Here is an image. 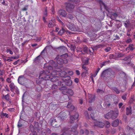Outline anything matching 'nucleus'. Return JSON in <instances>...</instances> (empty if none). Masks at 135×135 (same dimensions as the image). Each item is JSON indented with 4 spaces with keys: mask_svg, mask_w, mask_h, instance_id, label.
Instances as JSON below:
<instances>
[{
    "mask_svg": "<svg viewBox=\"0 0 135 135\" xmlns=\"http://www.w3.org/2000/svg\"><path fill=\"white\" fill-rule=\"evenodd\" d=\"M49 73L50 72L47 70L41 71L39 77V81H42L43 80H45V78L47 76L49 75Z\"/></svg>",
    "mask_w": 135,
    "mask_h": 135,
    "instance_id": "f257e3e1",
    "label": "nucleus"
},
{
    "mask_svg": "<svg viewBox=\"0 0 135 135\" xmlns=\"http://www.w3.org/2000/svg\"><path fill=\"white\" fill-rule=\"evenodd\" d=\"M65 5L66 10L68 12L71 13L73 12L75 7V6L73 4L69 3H66Z\"/></svg>",
    "mask_w": 135,
    "mask_h": 135,
    "instance_id": "f03ea898",
    "label": "nucleus"
},
{
    "mask_svg": "<svg viewBox=\"0 0 135 135\" xmlns=\"http://www.w3.org/2000/svg\"><path fill=\"white\" fill-rule=\"evenodd\" d=\"M67 27L69 30L72 31H77L79 30L78 27L72 23H69L67 25Z\"/></svg>",
    "mask_w": 135,
    "mask_h": 135,
    "instance_id": "7ed1b4c3",
    "label": "nucleus"
},
{
    "mask_svg": "<svg viewBox=\"0 0 135 135\" xmlns=\"http://www.w3.org/2000/svg\"><path fill=\"white\" fill-rule=\"evenodd\" d=\"M66 73L65 71H62L61 72H59V75L62 77L63 78V80H69L70 77L69 76H66Z\"/></svg>",
    "mask_w": 135,
    "mask_h": 135,
    "instance_id": "20e7f679",
    "label": "nucleus"
},
{
    "mask_svg": "<svg viewBox=\"0 0 135 135\" xmlns=\"http://www.w3.org/2000/svg\"><path fill=\"white\" fill-rule=\"evenodd\" d=\"M45 80H51V81L53 82H55L59 79V77L57 76H53L50 75H47L45 78Z\"/></svg>",
    "mask_w": 135,
    "mask_h": 135,
    "instance_id": "39448f33",
    "label": "nucleus"
},
{
    "mask_svg": "<svg viewBox=\"0 0 135 135\" xmlns=\"http://www.w3.org/2000/svg\"><path fill=\"white\" fill-rule=\"evenodd\" d=\"M58 14L59 15L64 17H66L67 14L66 11L62 9L59 10L58 12Z\"/></svg>",
    "mask_w": 135,
    "mask_h": 135,
    "instance_id": "423d86ee",
    "label": "nucleus"
},
{
    "mask_svg": "<svg viewBox=\"0 0 135 135\" xmlns=\"http://www.w3.org/2000/svg\"><path fill=\"white\" fill-rule=\"evenodd\" d=\"M26 80V79L23 76H21L18 77V81L19 84L22 85H24Z\"/></svg>",
    "mask_w": 135,
    "mask_h": 135,
    "instance_id": "0eeeda50",
    "label": "nucleus"
},
{
    "mask_svg": "<svg viewBox=\"0 0 135 135\" xmlns=\"http://www.w3.org/2000/svg\"><path fill=\"white\" fill-rule=\"evenodd\" d=\"M94 126H97L101 128H103L104 125V123L98 121H96L94 122Z\"/></svg>",
    "mask_w": 135,
    "mask_h": 135,
    "instance_id": "6e6552de",
    "label": "nucleus"
},
{
    "mask_svg": "<svg viewBox=\"0 0 135 135\" xmlns=\"http://www.w3.org/2000/svg\"><path fill=\"white\" fill-rule=\"evenodd\" d=\"M110 72L108 70H106L104 71L102 73L101 76L102 77H109V75Z\"/></svg>",
    "mask_w": 135,
    "mask_h": 135,
    "instance_id": "1a4fd4ad",
    "label": "nucleus"
},
{
    "mask_svg": "<svg viewBox=\"0 0 135 135\" xmlns=\"http://www.w3.org/2000/svg\"><path fill=\"white\" fill-rule=\"evenodd\" d=\"M79 116V114L78 113H76L74 115L71 116L70 118V123H73L74 120L77 119Z\"/></svg>",
    "mask_w": 135,
    "mask_h": 135,
    "instance_id": "9d476101",
    "label": "nucleus"
},
{
    "mask_svg": "<svg viewBox=\"0 0 135 135\" xmlns=\"http://www.w3.org/2000/svg\"><path fill=\"white\" fill-rule=\"evenodd\" d=\"M68 80L66 81H64L62 83V85H65V86L66 85L68 86H71L72 84V81L70 80Z\"/></svg>",
    "mask_w": 135,
    "mask_h": 135,
    "instance_id": "9b49d317",
    "label": "nucleus"
},
{
    "mask_svg": "<svg viewBox=\"0 0 135 135\" xmlns=\"http://www.w3.org/2000/svg\"><path fill=\"white\" fill-rule=\"evenodd\" d=\"M88 97L89 99V103H91L95 100V97L94 96L89 94H88Z\"/></svg>",
    "mask_w": 135,
    "mask_h": 135,
    "instance_id": "f8f14e48",
    "label": "nucleus"
},
{
    "mask_svg": "<svg viewBox=\"0 0 135 135\" xmlns=\"http://www.w3.org/2000/svg\"><path fill=\"white\" fill-rule=\"evenodd\" d=\"M59 90H62V92L64 94H68V89L64 87L60 88H59Z\"/></svg>",
    "mask_w": 135,
    "mask_h": 135,
    "instance_id": "ddd939ff",
    "label": "nucleus"
},
{
    "mask_svg": "<svg viewBox=\"0 0 135 135\" xmlns=\"http://www.w3.org/2000/svg\"><path fill=\"white\" fill-rule=\"evenodd\" d=\"M113 110L110 111L109 112L105 114L104 115L105 118L107 119H109L112 118Z\"/></svg>",
    "mask_w": 135,
    "mask_h": 135,
    "instance_id": "4468645a",
    "label": "nucleus"
},
{
    "mask_svg": "<svg viewBox=\"0 0 135 135\" xmlns=\"http://www.w3.org/2000/svg\"><path fill=\"white\" fill-rule=\"evenodd\" d=\"M113 113L112 116V119H115L118 116V113L117 112L114 111H113Z\"/></svg>",
    "mask_w": 135,
    "mask_h": 135,
    "instance_id": "2eb2a0df",
    "label": "nucleus"
},
{
    "mask_svg": "<svg viewBox=\"0 0 135 135\" xmlns=\"http://www.w3.org/2000/svg\"><path fill=\"white\" fill-rule=\"evenodd\" d=\"M59 117L61 119V120H62L65 118V117L66 116V113L64 112H61L59 114Z\"/></svg>",
    "mask_w": 135,
    "mask_h": 135,
    "instance_id": "dca6fc26",
    "label": "nucleus"
},
{
    "mask_svg": "<svg viewBox=\"0 0 135 135\" xmlns=\"http://www.w3.org/2000/svg\"><path fill=\"white\" fill-rule=\"evenodd\" d=\"M67 108H69L70 109V110L71 111H72L74 109V107L71 104V103L70 102H69L68 103V105L66 107Z\"/></svg>",
    "mask_w": 135,
    "mask_h": 135,
    "instance_id": "f3484780",
    "label": "nucleus"
},
{
    "mask_svg": "<svg viewBox=\"0 0 135 135\" xmlns=\"http://www.w3.org/2000/svg\"><path fill=\"white\" fill-rule=\"evenodd\" d=\"M51 63H52V66L50 65L48 67L49 70H51L53 69L52 66H54V65L55 64V63L53 60L49 62V64Z\"/></svg>",
    "mask_w": 135,
    "mask_h": 135,
    "instance_id": "a211bd4d",
    "label": "nucleus"
},
{
    "mask_svg": "<svg viewBox=\"0 0 135 135\" xmlns=\"http://www.w3.org/2000/svg\"><path fill=\"white\" fill-rule=\"evenodd\" d=\"M119 123V120L118 119H116L114 120L112 123V125L114 127L117 126Z\"/></svg>",
    "mask_w": 135,
    "mask_h": 135,
    "instance_id": "6ab92c4d",
    "label": "nucleus"
},
{
    "mask_svg": "<svg viewBox=\"0 0 135 135\" xmlns=\"http://www.w3.org/2000/svg\"><path fill=\"white\" fill-rule=\"evenodd\" d=\"M9 86L11 89V90L12 91H13L15 89H16L17 87L15 85L14 83H11L9 85Z\"/></svg>",
    "mask_w": 135,
    "mask_h": 135,
    "instance_id": "aec40b11",
    "label": "nucleus"
},
{
    "mask_svg": "<svg viewBox=\"0 0 135 135\" xmlns=\"http://www.w3.org/2000/svg\"><path fill=\"white\" fill-rule=\"evenodd\" d=\"M126 114L127 115L132 114L131 108L130 107L126 108Z\"/></svg>",
    "mask_w": 135,
    "mask_h": 135,
    "instance_id": "412c9836",
    "label": "nucleus"
},
{
    "mask_svg": "<svg viewBox=\"0 0 135 135\" xmlns=\"http://www.w3.org/2000/svg\"><path fill=\"white\" fill-rule=\"evenodd\" d=\"M118 15L115 13H112L110 16V18L113 19L114 20L117 17Z\"/></svg>",
    "mask_w": 135,
    "mask_h": 135,
    "instance_id": "4be33fe9",
    "label": "nucleus"
},
{
    "mask_svg": "<svg viewBox=\"0 0 135 135\" xmlns=\"http://www.w3.org/2000/svg\"><path fill=\"white\" fill-rule=\"evenodd\" d=\"M134 48L133 47V45L132 44H130L126 48V50H127L129 49L131 50H134Z\"/></svg>",
    "mask_w": 135,
    "mask_h": 135,
    "instance_id": "5701e85b",
    "label": "nucleus"
},
{
    "mask_svg": "<svg viewBox=\"0 0 135 135\" xmlns=\"http://www.w3.org/2000/svg\"><path fill=\"white\" fill-rule=\"evenodd\" d=\"M58 74L59 72L58 71H54L52 72L51 73V75H49L51 76L52 77L56 76V75H57Z\"/></svg>",
    "mask_w": 135,
    "mask_h": 135,
    "instance_id": "b1692460",
    "label": "nucleus"
},
{
    "mask_svg": "<svg viewBox=\"0 0 135 135\" xmlns=\"http://www.w3.org/2000/svg\"><path fill=\"white\" fill-rule=\"evenodd\" d=\"M69 131H67L65 132H64L63 134H61V135H69L70 134H69V133L70 132ZM52 135H58L57 134L55 133H53L52 134Z\"/></svg>",
    "mask_w": 135,
    "mask_h": 135,
    "instance_id": "393cba45",
    "label": "nucleus"
},
{
    "mask_svg": "<svg viewBox=\"0 0 135 135\" xmlns=\"http://www.w3.org/2000/svg\"><path fill=\"white\" fill-rule=\"evenodd\" d=\"M74 94V92L73 90H72L71 89H68V94L72 96Z\"/></svg>",
    "mask_w": 135,
    "mask_h": 135,
    "instance_id": "a878e982",
    "label": "nucleus"
},
{
    "mask_svg": "<svg viewBox=\"0 0 135 135\" xmlns=\"http://www.w3.org/2000/svg\"><path fill=\"white\" fill-rule=\"evenodd\" d=\"M57 63L60 64H62L64 63V60L61 58L58 59L57 61Z\"/></svg>",
    "mask_w": 135,
    "mask_h": 135,
    "instance_id": "bb28decb",
    "label": "nucleus"
},
{
    "mask_svg": "<svg viewBox=\"0 0 135 135\" xmlns=\"http://www.w3.org/2000/svg\"><path fill=\"white\" fill-rule=\"evenodd\" d=\"M82 68L85 71V72L87 73V71L89 70V69L84 64H82Z\"/></svg>",
    "mask_w": 135,
    "mask_h": 135,
    "instance_id": "cd10ccee",
    "label": "nucleus"
},
{
    "mask_svg": "<svg viewBox=\"0 0 135 135\" xmlns=\"http://www.w3.org/2000/svg\"><path fill=\"white\" fill-rule=\"evenodd\" d=\"M130 22L128 20L126 21L124 23V25L126 27H129L130 25Z\"/></svg>",
    "mask_w": 135,
    "mask_h": 135,
    "instance_id": "c85d7f7f",
    "label": "nucleus"
},
{
    "mask_svg": "<svg viewBox=\"0 0 135 135\" xmlns=\"http://www.w3.org/2000/svg\"><path fill=\"white\" fill-rule=\"evenodd\" d=\"M65 32V30L63 28L62 29L60 30L58 32V34L60 35H61Z\"/></svg>",
    "mask_w": 135,
    "mask_h": 135,
    "instance_id": "c756f323",
    "label": "nucleus"
},
{
    "mask_svg": "<svg viewBox=\"0 0 135 135\" xmlns=\"http://www.w3.org/2000/svg\"><path fill=\"white\" fill-rule=\"evenodd\" d=\"M47 7H46L44 8V16L45 17H46L47 16Z\"/></svg>",
    "mask_w": 135,
    "mask_h": 135,
    "instance_id": "7c9ffc66",
    "label": "nucleus"
},
{
    "mask_svg": "<svg viewBox=\"0 0 135 135\" xmlns=\"http://www.w3.org/2000/svg\"><path fill=\"white\" fill-rule=\"evenodd\" d=\"M66 17L72 20L74 18V17L71 14H68V15L67 14V17Z\"/></svg>",
    "mask_w": 135,
    "mask_h": 135,
    "instance_id": "2f4dec72",
    "label": "nucleus"
},
{
    "mask_svg": "<svg viewBox=\"0 0 135 135\" xmlns=\"http://www.w3.org/2000/svg\"><path fill=\"white\" fill-rule=\"evenodd\" d=\"M64 81H61L60 80L58 81V85L59 86H62L63 87H65V85H62V83L64 82Z\"/></svg>",
    "mask_w": 135,
    "mask_h": 135,
    "instance_id": "473e14b6",
    "label": "nucleus"
},
{
    "mask_svg": "<svg viewBox=\"0 0 135 135\" xmlns=\"http://www.w3.org/2000/svg\"><path fill=\"white\" fill-rule=\"evenodd\" d=\"M110 123L108 121H107L105 122V127L107 128H109L110 127Z\"/></svg>",
    "mask_w": 135,
    "mask_h": 135,
    "instance_id": "72a5a7b5",
    "label": "nucleus"
},
{
    "mask_svg": "<svg viewBox=\"0 0 135 135\" xmlns=\"http://www.w3.org/2000/svg\"><path fill=\"white\" fill-rule=\"evenodd\" d=\"M97 92L99 94H102L104 93V92L103 90H101L99 89H97Z\"/></svg>",
    "mask_w": 135,
    "mask_h": 135,
    "instance_id": "f704fd0d",
    "label": "nucleus"
},
{
    "mask_svg": "<svg viewBox=\"0 0 135 135\" xmlns=\"http://www.w3.org/2000/svg\"><path fill=\"white\" fill-rule=\"evenodd\" d=\"M58 88V86L57 85L55 84H54L52 85L51 88V89L52 90L54 89H56Z\"/></svg>",
    "mask_w": 135,
    "mask_h": 135,
    "instance_id": "c9c22d12",
    "label": "nucleus"
},
{
    "mask_svg": "<svg viewBox=\"0 0 135 135\" xmlns=\"http://www.w3.org/2000/svg\"><path fill=\"white\" fill-rule=\"evenodd\" d=\"M124 60L126 61H128V62H129L130 61V57L129 56H128L125 57L124 59Z\"/></svg>",
    "mask_w": 135,
    "mask_h": 135,
    "instance_id": "e433bc0d",
    "label": "nucleus"
},
{
    "mask_svg": "<svg viewBox=\"0 0 135 135\" xmlns=\"http://www.w3.org/2000/svg\"><path fill=\"white\" fill-rule=\"evenodd\" d=\"M113 90L117 94H119L120 93L119 91L117 89V88L114 87L113 88Z\"/></svg>",
    "mask_w": 135,
    "mask_h": 135,
    "instance_id": "4c0bfd02",
    "label": "nucleus"
},
{
    "mask_svg": "<svg viewBox=\"0 0 135 135\" xmlns=\"http://www.w3.org/2000/svg\"><path fill=\"white\" fill-rule=\"evenodd\" d=\"M52 21H51L49 22L48 24V27H51L54 26V25L52 23Z\"/></svg>",
    "mask_w": 135,
    "mask_h": 135,
    "instance_id": "58836bf2",
    "label": "nucleus"
},
{
    "mask_svg": "<svg viewBox=\"0 0 135 135\" xmlns=\"http://www.w3.org/2000/svg\"><path fill=\"white\" fill-rule=\"evenodd\" d=\"M4 99L7 100H9V95L8 94H7V95L4 96Z\"/></svg>",
    "mask_w": 135,
    "mask_h": 135,
    "instance_id": "ea45409f",
    "label": "nucleus"
},
{
    "mask_svg": "<svg viewBox=\"0 0 135 135\" xmlns=\"http://www.w3.org/2000/svg\"><path fill=\"white\" fill-rule=\"evenodd\" d=\"M1 116L2 117H5L6 118H8V115L6 113H2L1 114Z\"/></svg>",
    "mask_w": 135,
    "mask_h": 135,
    "instance_id": "a19ab883",
    "label": "nucleus"
},
{
    "mask_svg": "<svg viewBox=\"0 0 135 135\" xmlns=\"http://www.w3.org/2000/svg\"><path fill=\"white\" fill-rule=\"evenodd\" d=\"M99 2L101 6H103L104 8H105V5L102 1L100 0Z\"/></svg>",
    "mask_w": 135,
    "mask_h": 135,
    "instance_id": "79ce46f5",
    "label": "nucleus"
},
{
    "mask_svg": "<svg viewBox=\"0 0 135 135\" xmlns=\"http://www.w3.org/2000/svg\"><path fill=\"white\" fill-rule=\"evenodd\" d=\"M84 114L86 116V118H89V114L88 113V112L87 111H86L85 113Z\"/></svg>",
    "mask_w": 135,
    "mask_h": 135,
    "instance_id": "37998d69",
    "label": "nucleus"
},
{
    "mask_svg": "<svg viewBox=\"0 0 135 135\" xmlns=\"http://www.w3.org/2000/svg\"><path fill=\"white\" fill-rule=\"evenodd\" d=\"M40 56H37L36 58L35 59V61L36 62H38L40 60Z\"/></svg>",
    "mask_w": 135,
    "mask_h": 135,
    "instance_id": "c03bdc74",
    "label": "nucleus"
},
{
    "mask_svg": "<svg viewBox=\"0 0 135 135\" xmlns=\"http://www.w3.org/2000/svg\"><path fill=\"white\" fill-rule=\"evenodd\" d=\"M6 52L7 53H9L11 54H13V52L9 49H7Z\"/></svg>",
    "mask_w": 135,
    "mask_h": 135,
    "instance_id": "a18cd8bd",
    "label": "nucleus"
},
{
    "mask_svg": "<svg viewBox=\"0 0 135 135\" xmlns=\"http://www.w3.org/2000/svg\"><path fill=\"white\" fill-rule=\"evenodd\" d=\"M30 128L32 132H33L34 131V129L32 125H30Z\"/></svg>",
    "mask_w": 135,
    "mask_h": 135,
    "instance_id": "49530a36",
    "label": "nucleus"
},
{
    "mask_svg": "<svg viewBox=\"0 0 135 135\" xmlns=\"http://www.w3.org/2000/svg\"><path fill=\"white\" fill-rule=\"evenodd\" d=\"M132 40L130 38L127 39L126 41V42L127 43H129L132 42Z\"/></svg>",
    "mask_w": 135,
    "mask_h": 135,
    "instance_id": "de8ad7c7",
    "label": "nucleus"
},
{
    "mask_svg": "<svg viewBox=\"0 0 135 135\" xmlns=\"http://www.w3.org/2000/svg\"><path fill=\"white\" fill-rule=\"evenodd\" d=\"M127 96V94H124L123 96H122V98L124 100H125L126 99V97Z\"/></svg>",
    "mask_w": 135,
    "mask_h": 135,
    "instance_id": "09e8293b",
    "label": "nucleus"
},
{
    "mask_svg": "<svg viewBox=\"0 0 135 135\" xmlns=\"http://www.w3.org/2000/svg\"><path fill=\"white\" fill-rule=\"evenodd\" d=\"M87 73L86 72H83L81 74L82 76L84 77H85L86 76V74Z\"/></svg>",
    "mask_w": 135,
    "mask_h": 135,
    "instance_id": "8fccbe9b",
    "label": "nucleus"
},
{
    "mask_svg": "<svg viewBox=\"0 0 135 135\" xmlns=\"http://www.w3.org/2000/svg\"><path fill=\"white\" fill-rule=\"evenodd\" d=\"M27 8L28 6H25L23 8L22 10L23 11H26L27 10Z\"/></svg>",
    "mask_w": 135,
    "mask_h": 135,
    "instance_id": "3c124183",
    "label": "nucleus"
},
{
    "mask_svg": "<svg viewBox=\"0 0 135 135\" xmlns=\"http://www.w3.org/2000/svg\"><path fill=\"white\" fill-rule=\"evenodd\" d=\"M90 116L91 118L93 120H95V119L94 118V113H92L90 114Z\"/></svg>",
    "mask_w": 135,
    "mask_h": 135,
    "instance_id": "603ef678",
    "label": "nucleus"
},
{
    "mask_svg": "<svg viewBox=\"0 0 135 135\" xmlns=\"http://www.w3.org/2000/svg\"><path fill=\"white\" fill-rule=\"evenodd\" d=\"M110 47H108L105 49V50L107 52L109 51L110 50Z\"/></svg>",
    "mask_w": 135,
    "mask_h": 135,
    "instance_id": "864d4df0",
    "label": "nucleus"
},
{
    "mask_svg": "<svg viewBox=\"0 0 135 135\" xmlns=\"http://www.w3.org/2000/svg\"><path fill=\"white\" fill-rule=\"evenodd\" d=\"M51 14H54V9L53 7H52L51 9Z\"/></svg>",
    "mask_w": 135,
    "mask_h": 135,
    "instance_id": "5fc2aeb1",
    "label": "nucleus"
},
{
    "mask_svg": "<svg viewBox=\"0 0 135 135\" xmlns=\"http://www.w3.org/2000/svg\"><path fill=\"white\" fill-rule=\"evenodd\" d=\"M109 58L110 59L114 58L115 57L113 54H111L109 56Z\"/></svg>",
    "mask_w": 135,
    "mask_h": 135,
    "instance_id": "6e6d98bb",
    "label": "nucleus"
},
{
    "mask_svg": "<svg viewBox=\"0 0 135 135\" xmlns=\"http://www.w3.org/2000/svg\"><path fill=\"white\" fill-rule=\"evenodd\" d=\"M98 48V47L97 46L93 47V51L94 52V51L97 50V49Z\"/></svg>",
    "mask_w": 135,
    "mask_h": 135,
    "instance_id": "4d7b16f0",
    "label": "nucleus"
},
{
    "mask_svg": "<svg viewBox=\"0 0 135 135\" xmlns=\"http://www.w3.org/2000/svg\"><path fill=\"white\" fill-rule=\"evenodd\" d=\"M3 70H0V76L3 75Z\"/></svg>",
    "mask_w": 135,
    "mask_h": 135,
    "instance_id": "13d9d810",
    "label": "nucleus"
},
{
    "mask_svg": "<svg viewBox=\"0 0 135 135\" xmlns=\"http://www.w3.org/2000/svg\"><path fill=\"white\" fill-rule=\"evenodd\" d=\"M74 81L76 83H78L79 82V80L78 78H76L74 80Z\"/></svg>",
    "mask_w": 135,
    "mask_h": 135,
    "instance_id": "bf43d9fd",
    "label": "nucleus"
},
{
    "mask_svg": "<svg viewBox=\"0 0 135 135\" xmlns=\"http://www.w3.org/2000/svg\"><path fill=\"white\" fill-rule=\"evenodd\" d=\"M11 79L9 78H8L7 79V81L8 83H10L11 82Z\"/></svg>",
    "mask_w": 135,
    "mask_h": 135,
    "instance_id": "052dcab7",
    "label": "nucleus"
},
{
    "mask_svg": "<svg viewBox=\"0 0 135 135\" xmlns=\"http://www.w3.org/2000/svg\"><path fill=\"white\" fill-rule=\"evenodd\" d=\"M93 47H90L89 48V50L90 52H93Z\"/></svg>",
    "mask_w": 135,
    "mask_h": 135,
    "instance_id": "680f3d73",
    "label": "nucleus"
},
{
    "mask_svg": "<svg viewBox=\"0 0 135 135\" xmlns=\"http://www.w3.org/2000/svg\"><path fill=\"white\" fill-rule=\"evenodd\" d=\"M80 2V0H75L74 1V3H79Z\"/></svg>",
    "mask_w": 135,
    "mask_h": 135,
    "instance_id": "e2e57ef3",
    "label": "nucleus"
},
{
    "mask_svg": "<svg viewBox=\"0 0 135 135\" xmlns=\"http://www.w3.org/2000/svg\"><path fill=\"white\" fill-rule=\"evenodd\" d=\"M84 133H85L86 134H88L89 133V131L88 130L86 129L85 130Z\"/></svg>",
    "mask_w": 135,
    "mask_h": 135,
    "instance_id": "0e129e2a",
    "label": "nucleus"
},
{
    "mask_svg": "<svg viewBox=\"0 0 135 135\" xmlns=\"http://www.w3.org/2000/svg\"><path fill=\"white\" fill-rule=\"evenodd\" d=\"M76 73L77 75H79L80 74V73L79 71L78 70H76Z\"/></svg>",
    "mask_w": 135,
    "mask_h": 135,
    "instance_id": "69168bd1",
    "label": "nucleus"
},
{
    "mask_svg": "<svg viewBox=\"0 0 135 135\" xmlns=\"http://www.w3.org/2000/svg\"><path fill=\"white\" fill-rule=\"evenodd\" d=\"M88 49V47H84V50L85 52H86Z\"/></svg>",
    "mask_w": 135,
    "mask_h": 135,
    "instance_id": "338daca9",
    "label": "nucleus"
},
{
    "mask_svg": "<svg viewBox=\"0 0 135 135\" xmlns=\"http://www.w3.org/2000/svg\"><path fill=\"white\" fill-rule=\"evenodd\" d=\"M30 135H37L35 132H32L30 133Z\"/></svg>",
    "mask_w": 135,
    "mask_h": 135,
    "instance_id": "774afa93",
    "label": "nucleus"
}]
</instances>
